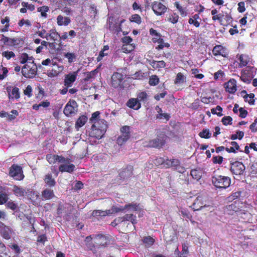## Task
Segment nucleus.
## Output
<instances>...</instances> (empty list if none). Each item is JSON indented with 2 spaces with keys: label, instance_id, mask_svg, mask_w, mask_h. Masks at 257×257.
<instances>
[{
  "label": "nucleus",
  "instance_id": "nucleus-32",
  "mask_svg": "<svg viewBox=\"0 0 257 257\" xmlns=\"http://www.w3.org/2000/svg\"><path fill=\"white\" fill-rule=\"evenodd\" d=\"M150 65L155 69L164 68L166 66V63L164 61H152L150 62Z\"/></svg>",
  "mask_w": 257,
  "mask_h": 257
},
{
  "label": "nucleus",
  "instance_id": "nucleus-19",
  "mask_svg": "<svg viewBox=\"0 0 257 257\" xmlns=\"http://www.w3.org/2000/svg\"><path fill=\"white\" fill-rule=\"evenodd\" d=\"M165 136L160 137L159 138L155 139L149 142V146L150 147L159 148L163 146L165 143Z\"/></svg>",
  "mask_w": 257,
  "mask_h": 257
},
{
  "label": "nucleus",
  "instance_id": "nucleus-59",
  "mask_svg": "<svg viewBox=\"0 0 257 257\" xmlns=\"http://www.w3.org/2000/svg\"><path fill=\"white\" fill-rule=\"evenodd\" d=\"M237 10L239 13H243L245 11L244 2H241L238 4Z\"/></svg>",
  "mask_w": 257,
  "mask_h": 257
},
{
  "label": "nucleus",
  "instance_id": "nucleus-18",
  "mask_svg": "<svg viewBox=\"0 0 257 257\" xmlns=\"http://www.w3.org/2000/svg\"><path fill=\"white\" fill-rule=\"evenodd\" d=\"M123 79V75L119 73H114L111 76L112 85L116 88L118 87Z\"/></svg>",
  "mask_w": 257,
  "mask_h": 257
},
{
  "label": "nucleus",
  "instance_id": "nucleus-49",
  "mask_svg": "<svg viewBox=\"0 0 257 257\" xmlns=\"http://www.w3.org/2000/svg\"><path fill=\"white\" fill-rule=\"evenodd\" d=\"M179 19V16L176 14L173 13L170 16L169 18V21L172 24H176L178 22Z\"/></svg>",
  "mask_w": 257,
  "mask_h": 257
},
{
  "label": "nucleus",
  "instance_id": "nucleus-21",
  "mask_svg": "<svg viewBox=\"0 0 257 257\" xmlns=\"http://www.w3.org/2000/svg\"><path fill=\"white\" fill-rule=\"evenodd\" d=\"M54 196L53 190L50 188H46L42 192L41 197L43 200H50Z\"/></svg>",
  "mask_w": 257,
  "mask_h": 257
},
{
  "label": "nucleus",
  "instance_id": "nucleus-14",
  "mask_svg": "<svg viewBox=\"0 0 257 257\" xmlns=\"http://www.w3.org/2000/svg\"><path fill=\"white\" fill-rule=\"evenodd\" d=\"M68 161L65 163H61L62 164L59 166V170L61 172L71 173L75 168V166L70 163V159L66 158Z\"/></svg>",
  "mask_w": 257,
  "mask_h": 257
},
{
  "label": "nucleus",
  "instance_id": "nucleus-22",
  "mask_svg": "<svg viewBox=\"0 0 257 257\" xmlns=\"http://www.w3.org/2000/svg\"><path fill=\"white\" fill-rule=\"evenodd\" d=\"M9 98L10 99H18L20 98V94L19 89L18 87H14L11 90L10 89L7 88Z\"/></svg>",
  "mask_w": 257,
  "mask_h": 257
},
{
  "label": "nucleus",
  "instance_id": "nucleus-17",
  "mask_svg": "<svg viewBox=\"0 0 257 257\" xmlns=\"http://www.w3.org/2000/svg\"><path fill=\"white\" fill-rule=\"evenodd\" d=\"M252 78V72L248 68L243 69L241 73L240 79L246 83H249Z\"/></svg>",
  "mask_w": 257,
  "mask_h": 257
},
{
  "label": "nucleus",
  "instance_id": "nucleus-48",
  "mask_svg": "<svg viewBox=\"0 0 257 257\" xmlns=\"http://www.w3.org/2000/svg\"><path fill=\"white\" fill-rule=\"evenodd\" d=\"M254 95L253 93H250L249 94H247L244 96L245 101L248 102L250 104H253L254 103Z\"/></svg>",
  "mask_w": 257,
  "mask_h": 257
},
{
  "label": "nucleus",
  "instance_id": "nucleus-15",
  "mask_svg": "<svg viewBox=\"0 0 257 257\" xmlns=\"http://www.w3.org/2000/svg\"><path fill=\"white\" fill-rule=\"evenodd\" d=\"M46 159L50 164H54L56 162L59 163H65L68 160L62 156L48 154L46 156Z\"/></svg>",
  "mask_w": 257,
  "mask_h": 257
},
{
  "label": "nucleus",
  "instance_id": "nucleus-62",
  "mask_svg": "<svg viewBox=\"0 0 257 257\" xmlns=\"http://www.w3.org/2000/svg\"><path fill=\"white\" fill-rule=\"evenodd\" d=\"M212 161L214 163L221 164L223 161V158L221 156H215L212 158Z\"/></svg>",
  "mask_w": 257,
  "mask_h": 257
},
{
  "label": "nucleus",
  "instance_id": "nucleus-20",
  "mask_svg": "<svg viewBox=\"0 0 257 257\" xmlns=\"http://www.w3.org/2000/svg\"><path fill=\"white\" fill-rule=\"evenodd\" d=\"M212 52L215 56L220 55L223 57H226L228 55L226 49L221 45L215 46L213 49Z\"/></svg>",
  "mask_w": 257,
  "mask_h": 257
},
{
  "label": "nucleus",
  "instance_id": "nucleus-2",
  "mask_svg": "<svg viewBox=\"0 0 257 257\" xmlns=\"http://www.w3.org/2000/svg\"><path fill=\"white\" fill-rule=\"evenodd\" d=\"M107 127V125L105 120L95 122L91 127L90 137L95 138L97 139H101L106 132Z\"/></svg>",
  "mask_w": 257,
  "mask_h": 257
},
{
  "label": "nucleus",
  "instance_id": "nucleus-27",
  "mask_svg": "<svg viewBox=\"0 0 257 257\" xmlns=\"http://www.w3.org/2000/svg\"><path fill=\"white\" fill-rule=\"evenodd\" d=\"M44 182L49 187L54 186L56 183L54 178L51 174H47L45 176Z\"/></svg>",
  "mask_w": 257,
  "mask_h": 257
},
{
  "label": "nucleus",
  "instance_id": "nucleus-25",
  "mask_svg": "<svg viewBox=\"0 0 257 257\" xmlns=\"http://www.w3.org/2000/svg\"><path fill=\"white\" fill-rule=\"evenodd\" d=\"M71 22L68 17H64L61 15H59L57 18V23L59 26H67Z\"/></svg>",
  "mask_w": 257,
  "mask_h": 257
},
{
  "label": "nucleus",
  "instance_id": "nucleus-42",
  "mask_svg": "<svg viewBox=\"0 0 257 257\" xmlns=\"http://www.w3.org/2000/svg\"><path fill=\"white\" fill-rule=\"evenodd\" d=\"M231 146L230 148H226V150L228 152H235L236 150L239 149V146L235 142H231Z\"/></svg>",
  "mask_w": 257,
  "mask_h": 257
},
{
  "label": "nucleus",
  "instance_id": "nucleus-41",
  "mask_svg": "<svg viewBox=\"0 0 257 257\" xmlns=\"http://www.w3.org/2000/svg\"><path fill=\"white\" fill-rule=\"evenodd\" d=\"M99 114L100 112L99 111H96L92 113L90 121L93 124H94L96 121L104 120L103 119H99Z\"/></svg>",
  "mask_w": 257,
  "mask_h": 257
},
{
  "label": "nucleus",
  "instance_id": "nucleus-56",
  "mask_svg": "<svg viewBox=\"0 0 257 257\" xmlns=\"http://www.w3.org/2000/svg\"><path fill=\"white\" fill-rule=\"evenodd\" d=\"M165 159L162 157L157 158L154 161V163L157 165H162L163 167H164Z\"/></svg>",
  "mask_w": 257,
  "mask_h": 257
},
{
  "label": "nucleus",
  "instance_id": "nucleus-16",
  "mask_svg": "<svg viewBox=\"0 0 257 257\" xmlns=\"http://www.w3.org/2000/svg\"><path fill=\"white\" fill-rule=\"evenodd\" d=\"M225 90L229 93H234L237 90L236 81L234 79H230L224 84Z\"/></svg>",
  "mask_w": 257,
  "mask_h": 257
},
{
  "label": "nucleus",
  "instance_id": "nucleus-10",
  "mask_svg": "<svg viewBox=\"0 0 257 257\" xmlns=\"http://www.w3.org/2000/svg\"><path fill=\"white\" fill-rule=\"evenodd\" d=\"M120 208H124L121 211L126 210L128 212L137 211L139 213V217H141L144 215V211L139 204L137 203H130L125 205L124 206H120Z\"/></svg>",
  "mask_w": 257,
  "mask_h": 257
},
{
  "label": "nucleus",
  "instance_id": "nucleus-28",
  "mask_svg": "<svg viewBox=\"0 0 257 257\" xmlns=\"http://www.w3.org/2000/svg\"><path fill=\"white\" fill-rule=\"evenodd\" d=\"M240 61L239 66L240 67H243L246 66L250 62V58L248 55H240L239 58Z\"/></svg>",
  "mask_w": 257,
  "mask_h": 257
},
{
  "label": "nucleus",
  "instance_id": "nucleus-35",
  "mask_svg": "<svg viewBox=\"0 0 257 257\" xmlns=\"http://www.w3.org/2000/svg\"><path fill=\"white\" fill-rule=\"evenodd\" d=\"M186 81V77L181 73H178L175 80L176 84H181Z\"/></svg>",
  "mask_w": 257,
  "mask_h": 257
},
{
  "label": "nucleus",
  "instance_id": "nucleus-37",
  "mask_svg": "<svg viewBox=\"0 0 257 257\" xmlns=\"http://www.w3.org/2000/svg\"><path fill=\"white\" fill-rule=\"evenodd\" d=\"M33 61L32 57H29L26 53H23L21 55L20 57V62L22 64L27 63L28 62H32Z\"/></svg>",
  "mask_w": 257,
  "mask_h": 257
},
{
  "label": "nucleus",
  "instance_id": "nucleus-7",
  "mask_svg": "<svg viewBox=\"0 0 257 257\" xmlns=\"http://www.w3.org/2000/svg\"><path fill=\"white\" fill-rule=\"evenodd\" d=\"M78 105L76 102L74 100H69L64 109V113L67 116H70L76 113Z\"/></svg>",
  "mask_w": 257,
  "mask_h": 257
},
{
  "label": "nucleus",
  "instance_id": "nucleus-43",
  "mask_svg": "<svg viewBox=\"0 0 257 257\" xmlns=\"http://www.w3.org/2000/svg\"><path fill=\"white\" fill-rule=\"evenodd\" d=\"M2 56L5 57L7 59L9 60L11 58L15 57V53L12 51H5L2 52Z\"/></svg>",
  "mask_w": 257,
  "mask_h": 257
},
{
  "label": "nucleus",
  "instance_id": "nucleus-50",
  "mask_svg": "<svg viewBox=\"0 0 257 257\" xmlns=\"http://www.w3.org/2000/svg\"><path fill=\"white\" fill-rule=\"evenodd\" d=\"M199 136L203 138L208 139L210 137L211 134L208 130L204 129L199 133Z\"/></svg>",
  "mask_w": 257,
  "mask_h": 257
},
{
  "label": "nucleus",
  "instance_id": "nucleus-13",
  "mask_svg": "<svg viewBox=\"0 0 257 257\" xmlns=\"http://www.w3.org/2000/svg\"><path fill=\"white\" fill-rule=\"evenodd\" d=\"M114 221L116 222L117 223H121L124 221H130L134 225L137 223L138 220L136 215H134L133 213H128L122 217H119L116 218Z\"/></svg>",
  "mask_w": 257,
  "mask_h": 257
},
{
  "label": "nucleus",
  "instance_id": "nucleus-54",
  "mask_svg": "<svg viewBox=\"0 0 257 257\" xmlns=\"http://www.w3.org/2000/svg\"><path fill=\"white\" fill-rule=\"evenodd\" d=\"M147 94L145 92H142L138 95L137 99L140 101H145L147 100Z\"/></svg>",
  "mask_w": 257,
  "mask_h": 257
},
{
  "label": "nucleus",
  "instance_id": "nucleus-51",
  "mask_svg": "<svg viewBox=\"0 0 257 257\" xmlns=\"http://www.w3.org/2000/svg\"><path fill=\"white\" fill-rule=\"evenodd\" d=\"M155 241L154 239L150 236L145 237L143 239V242L147 246L152 245Z\"/></svg>",
  "mask_w": 257,
  "mask_h": 257
},
{
  "label": "nucleus",
  "instance_id": "nucleus-45",
  "mask_svg": "<svg viewBox=\"0 0 257 257\" xmlns=\"http://www.w3.org/2000/svg\"><path fill=\"white\" fill-rule=\"evenodd\" d=\"M159 79L156 75H152L150 77L149 79V84L151 85H156L158 84Z\"/></svg>",
  "mask_w": 257,
  "mask_h": 257
},
{
  "label": "nucleus",
  "instance_id": "nucleus-26",
  "mask_svg": "<svg viewBox=\"0 0 257 257\" xmlns=\"http://www.w3.org/2000/svg\"><path fill=\"white\" fill-rule=\"evenodd\" d=\"M0 233L4 238L9 239L11 238V230L6 226H2L0 229Z\"/></svg>",
  "mask_w": 257,
  "mask_h": 257
},
{
  "label": "nucleus",
  "instance_id": "nucleus-33",
  "mask_svg": "<svg viewBox=\"0 0 257 257\" xmlns=\"http://www.w3.org/2000/svg\"><path fill=\"white\" fill-rule=\"evenodd\" d=\"M48 34V38L49 40L55 41L59 38V34L54 29L51 30Z\"/></svg>",
  "mask_w": 257,
  "mask_h": 257
},
{
  "label": "nucleus",
  "instance_id": "nucleus-63",
  "mask_svg": "<svg viewBox=\"0 0 257 257\" xmlns=\"http://www.w3.org/2000/svg\"><path fill=\"white\" fill-rule=\"evenodd\" d=\"M133 41V39L130 37H124L122 38V42L123 44H132L131 43Z\"/></svg>",
  "mask_w": 257,
  "mask_h": 257
},
{
  "label": "nucleus",
  "instance_id": "nucleus-12",
  "mask_svg": "<svg viewBox=\"0 0 257 257\" xmlns=\"http://www.w3.org/2000/svg\"><path fill=\"white\" fill-rule=\"evenodd\" d=\"M78 71L79 70L65 75L64 79V85L66 87H70L72 86L73 83L76 79Z\"/></svg>",
  "mask_w": 257,
  "mask_h": 257
},
{
  "label": "nucleus",
  "instance_id": "nucleus-61",
  "mask_svg": "<svg viewBox=\"0 0 257 257\" xmlns=\"http://www.w3.org/2000/svg\"><path fill=\"white\" fill-rule=\"evenodd\" d=\"M8 197L6 194H0V204H3L7 201Z\"/></svg>",
  "mask_w": 257,
  "mask_h": 257
},
{
  "label": "nucleus",
  "instance_id": "nucleus-9",
  "mask_svg": "<svg viewBox=\"0 0 257 257\" xmlns=\"http://www.w3.org/2000/svg\"><path fill=\"white\" fill-rule=\"evenodd\" d=\"M151 8L154 13L157 16L164 15L167 10V8L166 6L158 1L154 2L151 5Z\"/></svg>",
  "mask_w": 257,
  "mask_h": 257
},
{
  "label": "nucleus",
  "instance_id": "nucleus-55",
  "mask_svg": "<svg viewBox=\"0 0 257 257\" xmlns=\"http://www.w3.org/2000/svg\"><path fill=\"white\" fill-rule=\"evenodd\" d=\"M222 110V108L220 106H217L216 108H212L211 109V112L213 114H216L219 116H221L222 114L221 113V111Z\"/></svg>",
  "mask_w": 257,
  "mask_h": 257
},
{
  "label": "nucleus",
  "instance_id": "nucleus-23",
  "mask_svg": "<svg viewBox=\"0 0 257 257\" xmlns=\"http://www.w3.org/2000/svg\"><path fill=\"white\" fill-rule=\"evenodd\" d=\"M13 191L14 194L18 197H23L27 193L26 189L16 185L14 186Z\"/></svg>",
  "mask_w": 257,
  "mask_h": 257
},
{
  "label": "nucleus",
  "instance_id": "nucleus-39",
  "mask_svg": "<svg viewBox=\"0 0 257 257\" xmlns=\"http://www.w3.org/2000/svg\"><path fill=\"white\" fill-rule=\"evenodd\" d=\"M135 49L134 44H123L121 50L124 53H130Z\"/></svg>",
  "mask_w": 257,
  "mask_h": 257
},
{
  "label": "nucleus",
  "instance_id": "nucleus-24",
  "mask_svg": "<svg viewBox=\"0 0 257 257\" xmlns=\"http://www.w3.org/2000/svg\"><path fill=\"white\" fill-rule=\"evenodd\" d=\"M127 106L134 109H139L141 106V103L136 98H131L127 102Z\"/></svg>",
  "mask_w": 257,
  "mask_h": 257
},
{
  "label": "nucleus",
  "instance_id": "nucleus-3",
  "mask_svg": "<svg viewBox=\"0 0 257 257\" xmlns=\"http://www.w3.org/2000/svg\"><path fill=\"white\" fill-rule=\"evenodd\" d=\"M212 183L216 188L226 189L230 186L231 179L227 176L214 175L212 177Z\"/></svg>",
  "mask_w": 257,
  "mask_h": 257
},
{
  "label": "nucleus",
  "instance_id": "nucleus-46",
  "mask_svg": "<svg viewBox=\"0 0 257 257\" xmlns=\"http://www.w3.org/2000/svg\"><path fill=\"white\" fill-rule=\"evenodd\" d=\"M49 11V8L47 6H43L38 8V11L41 13L42 17L47 16V12Z\"/></svg>",
  "mask_w": 257,
  "mask_h": 257
},
{
  "label": "nucleus",
  "instance_id": "nucleus-38",
  "mask_svg": "<svg viewBox=\"0 0 257 257\" xmlns=\"http://www.w3.org/2000/svg\"><path fill=\"white\" fill-rule=\"evenodd\" d=\"M150 33L153 36V40L154 42H156L161 39L160 34L158 33L156 30L152 28L150 30Z\"/></svg>",
  "mask_w": 257,
  "mask_h": 257
},
{
  "label": "nucleus",
  "instance_id": "nucleus-60",
  "mask_svg": "<svg viewBox=\"0 0 257 257\" xmlns=\"http://www.w3.org/2000/svg\"><path fill=\"white\" fill-rule=\"evenodd\" d=\"M232 118L230 116H225L222 118V122L224 125H227L231 123Z\"/></svg>",
  "mask_w": 257,
  "mask_h": 257
},
{
  "label": "nucleus",
  "instance_id": "nucleus-44",
  "mask_svg": "<svg viewBox=\"0 0 257 257\" xmlns=\"http://www.w3.org/2000/svg\"><path fill=\"white\" fill-rule=\"evenodd\" d=\"M21 43V40L19 38H10L9 41L8 45L10 46H15L19 45Z\"/></svg>",
  "mask_w": 257,
  "mask_h": 257
},
{
  "label": "nucleus",
  "instance_id": "nucleus-57",
  "mask_svg": "<svg viewBox=\"0 0 257 257\" xmlns=\"http://www.w3.org/2000/svg\"><path fill=\"white\" fill-rule=\"evenodd\" d=\"M131 21L140 24L141 22V19L139 15L135 14L132 16Z\"/></svg>",
  "mask_w": 257,
  "mask_h": 257
},
{
  "label": "nucleus",
  "instance_id": "nucleus-53",
  "mask_svg": "<svg viewBox=\"0 0 257 257\" xmlns=\"http://www.w3.org/2000/svg\"><path fill=\"white\" fill-rule=\"evenodd\" d=\"M157 42L159 43V45L157 47L158 49H162L164 47H169L170 46L169 44L165 43L162 39H160Z\"/></svg>",
  "mask_w": 257,
  "mask_h": 257
},
{
  "label": "nucleus",
  "instance_id": "nucleus-30",
  "mask_svg": "<svg viewBox=\"0 0 257 257\" xmlns=\"http://www.w3.org/2000/svg\"><path fill=\"white\" fill-rule=\"evenodd\" d=\"M198 19H200L199 15V14H196L189 19L188 23L198 28L200 26V23L198 21Z\"/></svg>",
  "mask_w": 257,
  "mask_h": 257
},
{
  "label": "nucleus",
  "instance_id": "nucleus-6",
  "mask_svg": "<svg viewBox=\"0 0 257 257\" xmlns=\"http://www.w3.org/2000/svg\"><path fill=\"white\" fill-rule=\"evenodd\" d=\"M124 208H120V207L113 206L110 209L106 210L105 211L100 210H94L92 215L94 217L105 216L109 215L114 213L118 212L122 210Z\"/></svg>",
  "mask_w": 257,
  "mask_h": 257
},
{
  "label": "nucleus",
  "instance_id": "nucleus-58",
  "mask_svg": "<svg viewBox=\"0 0 257 257\" xmlns=\"http://www.w3.org/2000/svg\"><path fill=\"white\" fill-rule=\"evenodd\" d=\"M38 36L42 38H46L47 40H49L48 38V34L46 33V30H43L42 31H39L37 32Z\"/></svg>",
  "mask_w": 257,
  "mask_h": 257
},
{
  "label": "nucleus",
  "instance_id": "nucleus-1",
  "mask_svg": "<svg viewBox=\"0 0 257 257\" xmlns=\"http://www.w3.org/2000/svg\"><path fill=\"white\" fill-rule=\"evenodd\" d=\"M192 208L194 211L202 210L204 213L212 212L213 210L212 203L204 195H199L196 198Z\"/></svg>",
  "mask_w": 257,
  "mask_h": 257
},
{
  "label": "nucleus",
  "instance_id": "nucleus-52",
  "mask_svg": "<svg viewBox=\"0 0 257 257\" xmlns=\"http://www.w3.org/2000/svg\"><path fill=\"white\" fill-rule=\"evenodd\" d=\"M8 70L7 68L1 67H0V79H4L7 76Z\"/></svg>",
  "mask_w": 257,
  "mask_h": 257
},
{
  "label": "nucleus",
  "instance_id": "nucleus-8",
  "mask_svg": "<svg viewBox=\"0 0 257 257\" xmlns=\"http://www.w3.org/2000/svg\"><path fill=\"white\" fill-rule=\"evenodd\" d=\"M10 175L17 180L24 178L22 168L17 165H13L10 169Z\"/></svg>",
  "mask_w": 257,
  "mask_h": 257
},
{
  "label": "nucleus",
  "instance_id": "nucleus-40",
  "mask_svg": "<svg viewBox=\"0 0 257 257\" xmlns=\"http://www.w3.org/2000/svg\"><path fill=\"white\" fill-rule=\"evenodd\" d=\"M117 24L113 17H110L108 18V28L111 31H113L115 30L114 26Z\"/></svg>",
  "mask_w": 257,
  "mask_h": 257
},
{
  "label": "nucleus",
  "instance_id": "nucleus-34",
  "mask_svg": "<svg viewBox=\"0 0 257 257\" xmlns=\"http://www.w3.org/2000/svg\"><path fill=\"white\" fill-rule=\"evenodd\" d=\"M174 6L178 10L180 15L182 17H186L187 15L186 11L185 8H183L179 4L178 2H176L174 3Z\"/></svg>",
  "mask_w": 257,
  "mask_h": 257
},
{
  "label": "nucleus",
  "instance_id": "nucleus-31",
  "mask_svg": "<svg viewBox=\"0 0 257 257\" xmlns=\"http://www.w3.org/2000/svg\"><path fill=\"white\" fill-rule=\"evenodd\" d=\"M202 171L201 169H194L191 171V175L193 179L199 180L202 177Z\"/></svg>",
  "mask_w": 257,
  "mask_h": 257
},
{
  "label": "nucleus",
  "instance_id": "nucleus-5",
  "mask_svg": "<svg viewBox=\"0 0 257 257\" xmlns=\"http://www.w3.org/2000/svg\"><path fill=\"white\" fill-rule=\"evenodd\" d=\"M130 131L131 127L127 125L123 126L120 128L121 134L117 139V143L119 145H122L130 138Z\"/></svg>",
  "mask_w": 257,
  "mask_h": 257
},
{
  "label": "nucleus",
  "instance_id": "nucleus-47",
  "mask_svg": "<svg viewBox=\"0 0 257 257\" xmlns=\"http://www.w3.org/2000/svg\"><path fill=\"white\" fill-rule=\"evenodd\" d=\"M156 109L157 110L158 112L159 113V116H158V118H162V117H164L166 120H168L169 119L170 115L168 113H160V111H162V110L159 106H157Z\"/></svg>",
  "mask_w": 257,
  "mask_h": 257
},
{
  "label": "nucleus",
  "instance_id": "nucleus-64",
  "mask_svg": "<svg viewBox=\"0 0 257 257\" xmlns=\"http://www.w3.org/2000/svg\"><path fill=\"white\" fill-rule=\"evenodd\" d=\"M249 128L252 132L257 131V118L255 119L254 122L250 125Z\"/></svg>",
  "mask_w": 257,
  "mask_h": 257
},
{
  "label": "nucleus",
  "instance_id": "nucleus-29",
  "mask_svg": "<svg viewBox=\"0 0 257 257\" xmlns=\"http://www.w3.org/2000/svg\"><path fill=\"white\" fill-rule=\"evenodd\" d=\"M87 121V117L82 115L80 116L77 120L75 123V127L78 130L79 128L83 126Z\"/></svg>",
  "mask_w": 257,
  "mask_h": 257
},
{
  "label": "nucleus",
  "instance_id": "nucleus-11",
  "mask_svg": "<svg viewBox=\"0 0 257 257\" xmlns=\"http://www.w3.org/2000/svg\"><path fill=\"white\" fill-rule=\"evenodd\" d=\"M245 166L240 162H235L231 164L230 171L235 175L243 174L245 170Z\"/></svg>",
  "mask_w": 257,
  "mask_h": 257
},
{
  "label": "nucleus",
  "instance_id": "nucleus-4",
  "mask_svg": "<svg viewBox=\"0 0 257 257\" xmlns=\"http://www.w3.org/2000/svg\"><path fill=\"white\" fill-rule=\"evenodd\" d=\"M37 71V67L34 63V61L28 62L22 68L23 75L27 78L34 77Z\"/></svg>",
  "mask_w": 257,
  "mask_h": 257
},
{
  "label": "nucleus",
  "instance_id": "nucleus-36",
  "mask_svg": "<svg viewBox=\"0 0 257 257\" xmlns=\"http://www.w3.org/2000/svg\"><path fill=\"white\" fill-rule=\"evenodd\" d=\"M64 56L68 59V61L69 63L74 62L77 57L76 54L70 52L65 53Z\"/></svg>",
  "mask_w": 257,
  "mask_h": 257
}]
</instances>
